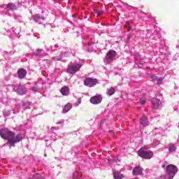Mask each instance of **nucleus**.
Listing matches in <instances>:
<instances>
[{
	"instance_id": "f257e3e1",
	"label": "nucleus",
	"mask_w": 179,
	"mask_h": 179,
	"mask_svg": "<svg viewBox=\"0 0 179 179\" xmlns=\"http://www.w3.org/2000/svg\"><path fill=\"white\" fill-rule=\"evenodd\" d=\"M0 136L3 139L8 141L7 145L10 148L14 147L15 143H19L24 139V134L20 133L15 134V132L9 131L8 129H3L0 131Z\"/></svg>"
},
{
	"instance_id": "f03ea898",
	"label": "nucleus",
	"mask_w": 179,
	"mask_h": 179,
	"mask_svg": "<svg viewBox=\"0 0 179 179\" xmlns=\"http://www.w3.org/2000/svg\"><path fill=\"white\" fill-rule=\"evenodd\" d=\"M177 171H178V169L177 166L173 164H169L166 166V174L168 175V179L174 178V176L177 174Z\"/></svg>"
},
{
	"instance_id": "7ed1b4c3",
	"label": "nucleus",
	"mask_w": 179,
	"mask_h": 179,
	"mask_svg": "<svg viewBox=\"0 0 179 179\" xmlns=\"http://www.w3.org/2000/svg\"><path fill=\"white\" fill-rule=\"evenodd\" d=\"M115 57H117V52L114 50H109L103 59V62L105 64H111L115 59Z\"/></svg>"
},
{
	"instance_id": "20e7f679",
	"label": "nucleus",
	"mask_w": 179,
	"mask_h": 179,
	"mask_svg": "<svg viewBox=\"0 0 179 179\" xmlns=\"http://www.w3.org/2000/svg\"><path fill=\"white\" fill-rule=\"evenodd\" d=\"M138 155L140 156V157H142L143 159H146L148 160L152 159L153 157V152L149 150L146 151L143 150V148H141L138 151Z\"/></svg>"
},
{
	"instance_id": "39448f33",
	"label": "nucleus",
	"mask_w": 179,
	"mask_h": 179,
	"mask_svg": "<svg viewBox=\"0 0 179 179\" xmlns=\"http://www.w3.org/2000/svg\"><path fill=\"white\" fill-rule=\"evenodd\" d=\"M82 68V64L78 63L76 65L68 66L67 67V73L71 75H75L76 72H78L79 69Z\"/></svg>"
},
{
	"instance_id": "423d86ee",
	"label": "nucleus",
	"mask_w": 179,
	"mask_h": 179,
	"mask_svg": "<svg viewBox=\"0 0 179 179\" xmlns=\"http://www.w3.org/2000/svg\"><path fill=\"white\" fill-rule=\"evenodd\" d=\"M5 10H17V6L13 3H8V4H2L0 6Z\"/></svg>"
},
{
	"instance_id": "0eeeda50",
	"label": "nucleus",
	"mask_w": 179,
	"mask_h": 179,
	"mask_svg": "<svg viewBox=\"0 0 179 179\" xmlns=\"http://www.w3.org/2000/svg\"><path fill=\"white\" fill-rule=\"evenodd\" d=\"M13 89L16 93L20 94L21 96L26 94V92H27V89H26V87L19 85H14Z\"/></svg>"
},
{
	"instance_id": "6e6552de",
	"label": "nucleus",
	"mask_w": 179,
	"mask_h": 179,
	"mask_svg": "<svg viewBox=\"0 0 179 179\" xmlns=\"http://www.w3.org/2000/svg\"><path fill=\"white\" fill-rule=\"evenodd\" d=\"M152 107L154 110L162 108V101L157 98H152L151 100Z\"/></svg>"
},
{
	"instance_id": "1a4fd4ad",
	"label": "nucleus",
	"mask_w": 179,
	"mask_h": 179,
	"mask_svg": "<svg viewBox=\"0 0 179 179\" xmlns=\"http://www.w3.org/2000/svg\"><path fill=\"white\" fill-rule=\"evenodd\" d=\"M84 84L85 86H88V87H93V86H96V85H97V79L87 78L85 80Z\"/></svg>"
},
{
	"instance_id": "9d476101",
	"label": "nucleus",
	"mask_w": 179,
	"mask_h": 179,
	"mask_svg": "<svg viewBox=\"0 0 179 179\" xmlns=\"http://www.w3.org/2000/svg\"><path fill=\"white\" fill-rule=\"evenodd\" d=\"M101 96L96 94L90 99V103H92V104L97 105L101 103Z\"/></svg>"
},
{
	"instance_id": "9b49d317",
	"label": "nucleus",
	"mask_w": 179,
	"mask_h": 179,
	"mask_svg": "<svg viewBox=\"0 0 179 179\" xmlns=\"http://www.w3.org/2000/svg\"><path fill=\"white\" fill-rule=\"evenodd\" d=\"M69 52H62L59 56L53 57L52 61H61L62 59V57H69Z\"/></svg>"
},
{
	"instance_id": "f8f14e48",
	"label": "nucleus",
	"mask_w": 179,
	"mask_h": 179,
	"mask_svg": "<svg viewBox=\"0 0 179 179\" xmlns=\"http://www.w3.org/2000/svg\"><path fill=\"white\" fill-rule=\"evenodd\" d=\"M143 171V168L141 166H136L133 169V176H141Z\"/></svg>"
},
{
	"instance_id": "ddd939ff",
	"label": "nucleus",
	"mask_w": 179,
	"mask_h": 179,
	"mask_svg": "<svg viewBox=\"0 0 179 179\" xmlns=\"http://www.w3.org/2000/svg\"><path fill=\"white\" fill-rule=\"evenodd\" d=\"M34 55L36 57H45V55H47V52H44L42 49H36L34 52Z\"/></svg>"
},
{
	"instance_id": "4468645a",
	"label": "nucleus",
	"mask_w": 179,
	"mask_h": 179,
	"mask_svg": "<svg viewBox=\"0 0 179 179\" xmlns=\"http://www.w3.org/2000/svg\"><path fill=\"white\" fill-rule=\"evenodd\" d=\"M151 79H152V82L157 81V84L162 85V82H163V80H164V78H163V77L159 78L155 75H152V76H151Z\"/></svg>"
},
{
	"instance_id": "2eb2a0df",
	"label": "nucleus",
	"mask_w": 179,
	"mask_h": 179,
	"mask_svg": "<svg viewBox=\"0 0 179 179\" xmlns=\"http://www.w3.org/2000/svg\"><path fill=\"white\" fill-rule=\"evenodd\" d=\"M18 73V78L20 79H24V78L26 77V75L27 74V71L24 69H20L17 71Z\"/></svg>"
},
{
	"instance_id": "dca6fc26",
	"label": "nucleus",
	"mask_w": 179,
	"mask_h": 179,
	"mask_svg": "<svg viewBox=\"0 0 179 179\" xmlns=\"http://www.w3.org/2000/svg\"><path fill=\"white\" fill-rule=\"evenodd\" d=\"M33 19L34 22H36V23H38L39 24H41L42 23L41 20H45V17L43 16H40V15L37 14L33 16Z\"/></svg>"
},
{
	"instance_id": "f3484780",
	"label": "nucleus",
	"mask_w": 179,
	"mask_h": 179,
	"mask_svg": "<svg viewBox=\"0 0 179 179\" xmlns=\"http://www.w3.org/2000/svg\"><path fill=\"white\" fill-rule=\"evenodd\" d=\"M140 124L143 125V127H147V125H149V121L148 120V117L143 116L140 119Z\"/></svg>"
},
{
	"instance_id": "a211bd4d",
	"label": "nucleus",
	"mask_w": 179,
	"mask_h": 179,
	"mask_svg": "<svg viewBox=\"0 0 179 179\" xmlns=\"http://www.w3.org/2000/svg\"><path fill=\"white\" fill-rule=\"evenodd\" d=\"M63 96H68L69 94V87L64 86L60 90Z\"/></svg>"
},
{
	"instance_id": "6ab92c4d",
	"label": "nucleus",
	"mask_w": 179,
	"mask_h": 179,
	"mask_svg": "<svg viewBox=\"0 0 179 179\" xmlns=\"http://www.w3.org/2000/svg\"><path fill=\"white\" fill-rule=\"evenodd\" d=\"M71 108H72V104L67 103L63 108V114H66V113H68L71 110Z\"/></svg>"
},
{
	"instance_id": "aec40b11",
	"label": "nucleus",
	"mask_w": 179,
	"mask_h": 179,
	"mask_svg": "<svg viewBox=\"0 0 179 179\" xmlns=\"http://www.w3.org/2000/svg\"><path fill=\"white\" fill-rule=\"evenodd\" d=\"M113 177L115 179H122L124 178V175L121 174L120 172L113 171Z\"/></svg>"
},
{
	"instance_id": "412c9836",
	"label": "nucleus",
	"mask_w": 179,
	"mask_h": 179,
	"mask_svg": "<svg viewBox=\"0 0 179 179\" xmlns=\"http://www.w3.org/2000/svg\"><path fill=\"white\" fill-rule=\"evenodd\" d=\"M73 179H82V173L78 171H75L73 175Z\"/></svg>"
},
{
	"instance_id": "4be33fe9",
	"label": "nucleus",
	"mask_w": 179,
	"mask_h": 179,
	"mask_svg": "<svg viewBox=\"0 0 179 179\" xmlns=\"http://www.w3.org/2000/svg\"><path fill=\"white\" fill-rule=\"evenodd\" d=\"M169 152H176L177 150V147L176 146V144L170 143L169 146Z\"/></svg>"
},
{
	"instance_id": "5701e85b",
	"label": "nucleus",
	"mask_w": 179,
	"mask_h": 179,
	"mask_svg": "<svg viewBox=\"0 0 179 179\" xmlns=\"http://www.w3.org/2000/svg\"><path fill=\"white\" fill-rule=\"evenodd\" d=\"M34 86L31 87V90L32 92H40V87H38V85H37V83L35 82L34 83Z\"/></svg>"
},
{
	"instance_id": "b1692460",
	"label": "nucleus",
	"mask_w": 179,
	"mask_h": 179,
	"mask_svg": "<svg viewBox=\"0 0 179 179\" xmlns=\"http://www.w3.org/2000/svg\"><path fill=\"white\" fill-rule=\"evenodd\" d=\"M28 179H44V178H43L40 173H35L33 175L32 178H29Z\"/></svg>"
},
{
	"instance_id": "393cba45",
	"label": "nucleus",
	"mask_w": 179,
	"mask_h": 179,
	"mask_svg": "<svg viewBox=\"0 0 179 179\" xmlns=\"http://www.w3.org/2000/svg\"><path fill=\"white\" fill-rule=\"evenodd\" d=\"M23 107L24 110H29L30 108V106H31V102L27 101L23 103Z\"/></svg>"
},
{
	"instance_id": "a878e982",
	"label": "nucleus",
	"mask_w": 179,
	"mask_h": 179,
	"mask_svg": "<svg viewBox=\"0 0 179 179\" xmlns=\"http://www.w3.org/2000/svg\"><path fill=\"white\" fill-rule=\"evenodd\" d=\"M108 96H113V94H114V93H115V90H114L113 87H110L109 89H108Z\"/></svg>"
},
{
	"instance_id": "bb28decb",
	"label": "nucleus",
	"mask_w": 179,
	"mask_h": 179,
	"mask_svg": "<svg viewBox=\"0 0 179 179\" xmlns=\"http://www.w3.org/2000/svg\"><path fill=\"white\" fill-rule=\"evenodd\" d=\"M94 12H95V13H97V15H102L103 14V11L100 8H95Z\"/></svg>"
},
{
	"instance_id": "cd10ccee",
	"label": "nucleus",
	"mask_w": 179,
	"mask_h": 179,
	"mask_svg": "<svg viewBox=\"0 0 179 179\" xmlns=\"http://www.w3.org/2000/svg\"><path fill=\"white\" fill-rule=\"evenodd\" d=\"M14 19L15 20H18V22H21L22 21V16L20 15H14Z\"/></svg>"
},
{
	"instance_id": "c85d7f7f",
	"label": "nucleus",
	"mask_w": 179,
	"mask_h": 179,
	"mask_svg": "<svg viewBox=\"0 0 179 179\" xmlns=\"http://www.w3.org/2000/svg\"><path fill=\"white\" fill-rule=\"evenodd\" d=\"M58 45L56 44L54 46H51L50 50L51 51H57V50H58Z\"/></svg>"
},
{
	"instance_id": "c756f323",
	"label": "nucleus",
	"mask_w": 179,
	"mask_h": 179,
	"mask_svg": "<svg viewBox=\"0 0 179 179\" xmlns=\"http://www.w3.org/2000/svg\"><path fill=\"white\" fill-rule=\"evenodd\" d=\"M145 103H146V99L145 98L140 99V104H141V106H144V104Z\"/></svg>"
},
{
	"instance_id": "7c9ffc66",
	"label": "nucleus",
	"mask_w": 179,
	"mask_h": 179,
	"mask_svg": "<svg viewBox=\"0 0 179 179\" xmlns=\"http://www.w3.org/2000/svg\"><path fill=\"white\" fill-rule=\"evenodd\" d=\"M151 148H153V145H144L142 149H143V150H145H145L151 149Z\"/></svg>"
},
{
	"instance_id": "2f4dec72",
	"label": "nucleus",
	"mask_w": 179,
	"mask_h": 179,
	"mask_svg": "<svg viewBox=\"0 0 179 179\" xmlns=\"http://www.w3.org/2000/svg\"><path fill=\"white\" fill-rule=\"evenodd\" d=\"M126 27H127L128 30H131L132 28L131 27V22L129 21L126 22Z\"/></svg>"
},
{
	"instance_id": "473e14b6",
	"label": "nucleus",
	"mask_w": 179,
	"mask_h": 179,
	"mask_svg": "<svg viewBox=\"0 0 179 179\" xmlns=\"http://www.w3.org/2000/svg\"><path fill=\"white\" fill-rule=\"evenodd\" d=\"M10 31L11 32V36H17V33L15 32V28H12Z\"/></svg>"
},
{
	"instance_id": "72a5a7b5",
	"label": "nucleus",
	"mask_w": 179,
	"mask_h": 179,
	"mask_svg": "<svg viewBox=\"0 0 179 179\" xmlns=\"http://www.w3.org/2000/svg\"><path fill=\"white\" fill-rule=\"evenodd\" d=\"M1 9H3V8H0V14H1L3 16H6L7 13L6 11L1 10Z\"/></svg>"
},
{
	"instance_id": "f704fd0d",
	"label": "nucleus",
	"mask_w": 179,
	"mask_h": 179,
	"mask_svg": "<svg viewBox=\"0 0 179 179\" xmlns=\"http://www.w3.org/2000/svg\"><path fill=\"white\" fill-rule=\"evenodd\" d=\"M153 144L155 145V146H157V145L160 144V141H159L158 140L155 139L153 141Z\"/></svg>"
},
{
	"instance_id": "c9c22d12",
	"label": "nucleus",
	"mask_w": 179,
	"mask_h": 179,
	"mask_svg": "<svg viewBox=\"0 0 179 179\" xmlns=\"http://www.w3.org/2000/svg\"><path fill=\"white\" fill-rule=\"evenodd\" d=\"M142 62H140L138 64H135L134 66L135 68H136V66H138V68H142Z\"/></svg>"
},
{
	"instance_id": "e433bc0d",
	"label": "nucleus",
	"mask_w": 179,
	"mask_h": 179,
	"mask_svg": "<svg viewBox=\"0 0 179 179\" xmlns=\"http://www.w3.org/2000/svg\"><path fill=\"white\" fill-rule=\"evenodd\" d=\"M64 120H61V121H59V122H57L56 124H57V125H62V126H64Z\"/></svg>"
},
{
	"instance_id": "4c0bfd02",
	"label": "nucleus",
	"mask_w": 179,
	"mask_h": 179,
	"mask_svg": "<svg viewBox=\"0 0 179 179\" xmlns=\"http://www.w3.org/2000/svg\"><path fill=\"white\" fill-rule=\"evenodd\" d=\"M80 103H81V101H80V99H79L78 101L75 103L76 107H78V106H79Z\"/></svg>"
},
{
	"instance_id": "58836bf2",
	"label": "nucleus",
	"mask_w": 179,
	"mask_h": 179,
	"mask_svg": "<svg viewBox=\"0 0 179 179\" xmlns=\"http://www.w3.org/2000/svg\"><path fill=\"white\" fill-rule=\"evenodd\" d=\"M158 179H169V178H166V176L162 175V176H159V178Z\"/></svg>"
},
{
	"instance_id": "ea45409f",
	"label": "nucleus",
	"mask_w": 179,
	"mask_h": 179,
	"mask_svg": "<svg viewBox=\"0 0 179 179\" xmlns=\"http://www.w3.org/2000/svg\"><path fill=\"white\" fill-rule=\"evenodd\" d=\"M55 129H58V127H51V131H54Z\"/></svg>"
},
{
	"instance_id": "a19ab883",
	"label": "nucleus",
	"mask_w": 179,
	"mask_h": 179,
	"mask_svg": "<svg viewBox=\"0 0 179 179\" xmlns=\"http://www.w3.org/2000/svg\"><path fill=\"white\" fill-rule=\"evenodd\" d=\"M88 45L91 47V45H93V43H88Z\"/></svg>"
},
{
	"instance_id": "79ce46f5",
	"label": "nucleus",
	"mask_w": 179,
	"mask_h": 179,
	"mask_svg": "<svg viewBox=\"0 0 179 179\" xmlns=\"http://www.w3.org/2000/svg\"><path fill=\"white\" fill-rule=\"evenodd\" d=\"M3 114H4L5 117H8V115H9L8 114H6V112H3Z\"/></svg>"
},
{
	"instance_id": "37998d69",
	"label": "nucleus",
	"mask_w": 179,
	"mask_h": 179,
	"mask_svg": "<svg viewBox=\"0 0 179 179\" xmlns=\"http://www.w3.org/2000/svg\"><path fill=\"white\" fill-rule=\"evenodd\" d=\"M8 16H10V13H7Z\"/></svg>"
},
{
	"instance_id": "c03bdc74",
	"label": "nucleus",
	"mask_w": 179,
	"mask_h": 179,
	"mask_svg": "<svg viewBox=\"0 0 179 179\" xmlns=\"http://www.w3.org/2000/svg\"><path fill=\"white\" fill-rule=\"evenodd\" d=\"M44 157H47V154H44Z\"/></svg>"
},
{
	"instance_id": "a18cd8bd",
	"label": "nucleus",
	"mask_w": 179,
	"mask_h": 179,
	"mask_svg": "<svg viewBox=\"0 0 179 179\" xmlns=\"http://www.w3.org/2000/svg\"><path fill=\"white\" fill-rule=\"evenodd\" d=\"M84 50H87L85 48H84Z\"/></svg>"
},
{
	"instance_id": "49530a36",
	"label": "nucleus",
	"mask_w": 179,
	"mask_h": 179,
	"mask_svg": "<svg viewBox=\"0 0 179 179\" xmlns=\"http://www.w3.org/2000/svg\"><path fill=\"white\" fill-rule=\"evenodd\" d=\"M109 132H113V131H110Z\"/></svg>"
},
{
	"instance_id": "de8ad7c7",
	"label": "nucleus",
	"mask_w": 179,
	"mask_h": 179,
	"mask_svg": "<svg viewBox=\"0 0 179 179\" xmlns=\"http://www.w3.org/2000/svg\"><path fill=\"white\" fill-rule=\"evenodd\" d=\"M178 47H179V46H177L176 48H178Z\"/></svg>"
},
{
	"instance_id": "09e8293b",
	"label": "nucleus",
	"mask_w": 179,
	"mask_h": 179,
	"mask_svg": "<svg viewBox=\"0 0 179 179\" xmlns=\"http://www.w3.org/2000/svg\"><path fill=\"white\" fill-rule=\"evenodd\" d=\"M155 129H157V128H156Z\"/></svg>"
}]
</instances>
